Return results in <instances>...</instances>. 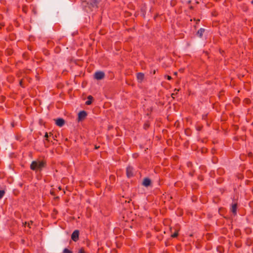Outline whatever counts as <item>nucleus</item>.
<instances>
[{"label": "nucleus", "mask_w": 253, "mask_h": 253, "mask_svg": "<svg viewBox=\"0 0 253 253\" xmlns=\"http://www.w3.org/2000/svg\"><path fill=\"white\" fill-rule=\"evenodd\" d=\"M23 10L24 12H26V10L24 8L23 9Z\"/></svg>", "instance_id": "obj_32"}, {"label": "nucleus", "mask_w": 253, "mask_h": 253, "mask_svg": "<svg viewBox=\"0 0 253 253\" xmlns=\"http://www.w3.org/2000/svg\"><path fill=\"white\" fill-rule=\"evenodd\" d=\"M144 78V74L142 73H138L137 74V79L140 82H141Z\"/></svg>", "instance_id": "obj_10"}, {"label": "nucleus", "mask_w": 253, "mask_h": 253, "mask_svg": "<svg viewBox=\"0 0 253 253\" xmlns=\"http://www.w3.org/2000/svg\"><path fill=\"white\" fill-rule=\"evenodd\" d=\"M78 253H85V251H84V248H81V249L79 250V251H78Z\"/></svg>", "instance_id": "obj_18"}, {"label": "nucleus", "mask_w": 253, "mask_h": 253, "mask_svg": "<svg viewBox=\"0 0 253 253\" xmlns=\"http://www.w3.org/2000/svg\"><path fill=\"white\" fill-rule=\"evenodd\" d=\"M63 253H73V252L67 248H65L63 250Z\"/></svg>", "instance_id": "obj_15"}, {"label": "nucleus", "mask_w": 253, "mask_h": 253, "mask_svg": "<svg viewBox=\"0 0 253 253\" xmlns=\"http://www.w3.org/2000/svg\"><path fill=\"white\" fill-rule=\"evenodd\" d=\"M190 9H193V7L192 6H190Z\"/></svg>", "instance_id": "obj_33"}, {"label": "nucleus", "mask_w": 253, "mask_h": 253, "mask_svg": "<svg viewBox=\"0 0 253 253\" xmlns=\"http://www.w3.org/2000/svg\"><path fill=\"white\" fill-rule=\"evenodd\" d=\"M77 33H73L72 34V36H74L76 35Z\"/></svg>", "instance_id": "obj_29"}, {"label": "nucleus", "mask_w": 253, "mask_h": 253, "mask_svg": "<svg viewBox=\"0 0 253 253\" xmlns=\"http://www.w3.org/2000/svg\"><path fill=\"white\" fill-rule=\"evenodd\" d=\"M126 173L127 177L128 178L131 177L133 176V168L128 166L126 168Z\"/></svg>", "instance_id": "obj_5"}, {"label": "nucleus", "mask_w": 253, "mask_h": 253, "mask_svg": "<svg viewBox=\"0 0 253 253\" xmlns=\"http://www.w3.org/2000/svg\"><path fill=\"white\" fill-rule=\"evenodd\" d=\"M253 243V241L251 238H248L246 239V244L247 246H251L252 245Z\"/></svg>", "instance_id": "obj_12"}, {"label": "nucleus", "mask_w": 253, "mask_h": 253, "mask_svg": "<svg viewBox=\"0 0 253 253\" xmlns=\"http://www.w3.org/2000/svg\"><path fill=\"white\" fill-rule=\"evenodd\" d=\"M46 166V163L45 161H34L30 165V169L33 170L41 171Z\"/></svg>", "instance_id": "obj_2"}, {"label": "nucleus", "mask_w": 253, "mask_h": 253, "mask_svg": "<svg viewBox=\"0 0 253 253\" xmlns=\"http://www.w3.org/2000/svg\"><path fill=\"white\" fill-rule=\"evenodd\" d=\"M251 3L253 4V0L251 1Z\"/></svg>", "instance_id": "obj_35"}, {"label": "nucleus", "mask_w": 253, "mask_h": 253, "mask_svg": "<svg viewBox=\"0 0 253 253\" xmlns=\"http://www.w3.org/2000/svg\"><path fill=\"white\" fill-rule=\"evenodd\" d=\"M19 84L22 87H24L25 86L23 85V80H21L19 82Z\"/></svg>", "instance_id": "obj_21"}, {"label": "nucleus", "mask_w": 253, "mask_h": 253, "mask_svg": "<svg viewBox=\"0 0 253 253\" xmlns=\"http://www.w3.org/2000/svg\"><path fill=\"white\" fill-rule=\"evenodd\" d=\"M44 137L45 138V140L47 141H49V140L48 139V133L47 132H46L45 133V135H44Z\"/></svg>", "instance_id": "obj_20"}, {"label": "nucleus", "mask_w": 253, "mask_h": 253, "mask_svg": "<svg viewBox=\"0 0 253 253\" xmlns=\"http://www.w3.org/2000/svg\"><path fill=\"white\" fill-rule=\"evenodd\" d=\"M197 35L200 38L203 36V33H197Z\"/></svg>", "instance_id": "obj_22"}, {"label": "nucleus", "mask_w": 253, "mask_h": 253, "mask_svg": "<svg viewBox=\"0 0 253 253\" xmlns=\"http://www.w3.org/2000/svg\"><path fill=\"white\" fill-rule=\"evenodd\" d=\"M99 1L97 0H90L89 2L86 0H83L82 2V5L86 11L92 10L94 8L98 7Z\"/></svg>", "instance_id": "obj_1"}, {"label": "nucleus", "mask_w": 253, "mask_h": 253, "mask_svg": "<svg viewBox=\"0 0 253 253\" xmlns=\"http://www.w3.org/2000/svg\"><path fill=\"white\" fill-rule=\"evenodd\" d=\"M205 31V29H203V28H200V29H199L197 32H204Z\"/></svg>", "instance_id": "obj_24"}, {"label": "nucleus", "mask_w": 253, "mask_h": 253, "mask_svg": "<svg viewBox=\"0 0 253 253\" xmlns=\"http://www.w3.org/2000/svg\"><path fill=\"white\" fill-rule=\"evenodd\" d=\"M178 231L176 230L173 234H171V237L172 238H176L178 236Z\"/></svg>", "instance_id": "obj_14"}, {"label": "nucleus", "mask_w": 253, "mask_h": 253, "mask_svg": "<svg viewBox=\"0 0 253 253\" xmlns=\"http://www.w3.org/2000/svg\"><path fill=\"white\" fill-rule=\"evenodd\" d=\"M94 77L98 80H102L105 77V74L103 72L97 71L95 73Z\"/></svg>", "instance_id": "obj_3"}, {"label": "nucleus", "mask_w": 253, "mask_h": 253, "mask_svg": "<svg viewBox=\"0 0 253 253\" xmlns=\"http://www.w3.org/2000/svg\"><path fill=\"white\" fill-rule=\"evenodd\" d=\"M152 184L151 180L148 177H145L142 182V185L145 187H148Z\"/></svg>", "instance_id": "obj_7"}, {"label": "nucleus", "mask_w": 253, "mask_h": 253, "mask_svg": "<svg viewBox=\"0 0 253 253\" xmlns=\"http://www.w3.org/2000/svg\"><path fill=\"white\" fill-rule=\"evenodd\" d=\"M179 89H174V91H175V94H176L177 93L178 91H179Z\"/></svg>", "instance_id": "obj_27"}, {"label": "nucleus", "mask_w": 253, "mask_h": 253, "mask_svg": "<svg viewBox=\"0 0 253 253\" xmlns=\"http://www.w3.org/2000/svg\"><path fill=\"white\" fill-rule=\"evenodd\" d=\"M175 93H172L171 94V97L174 98V96L175 95Z\"/></svg>", "instance_id": "obj_28"}, {"label": "nucleus", "mask_w": 253, "mask_h": 253, "mask_svg": "<svg viewBox=\"0 0 253 253\" xmlns=\"http://www.w3.org/2000/svg\"><path fill=\"white\" fill-rule=\"evenodd\" d=\"M252 125H253V123H252Z\"/></svg>", "instance_id": "obj_36"}, {"label": "nucleus", "mask_w": 253, "mask_h": 253, "mask_svg": "<svg viewBox=\"0 0 253 253\" xmlns=\"http://www.w3.org/2000/svg\"><path fill=\"white\" fill-rule=\"evenodd\" d=\"M150 126L149 122H146L144 125V128L147 129Z\"/></svg>", "instance_id": "obj_17"}, {"label": "nucleus", "mask_w": 253, "mask_h": 253, "mask_svg": "<svg viewBox=\"0 0 253 253\" xmlns=\"http://www.w3.org/2000/svg\"><path fill=\"white\" fill-rule=\"evenodd\" d=\"M87 116V113L85 111H82L78 114V121L84 120Z\"/></svg>", "instance_id": "obj_6"}, {"label": "nucleus", "mask_w": 253, "mask_h": 253, "mask_svg": "<svg viewBox=\"0 0 253 253\" xmlns=\"http://www.w3.org/2000/svg\"><path fill=\"white\" fill-rule=\"evenodd\" d=\"M5 194V191L3 190H0V199H1Z\"/></svg>", "instance_id": "obj_16"}, {"label": "nucleus", "mask_w": 253, "mask_h": 253, "mask_svg": "<svg viewBox=\"0 0 253 253\" xmlns=\"http://www.w3.org/2000/svg\"><path fill=\"white\" fill-rule=\"evenodd\" d=\"M206 116H203V119H205Z\"/></svg>", "instance_id": "obj_31"}, {"label": "nucleus", "mask_w": 253, "mask_h": 253, "mask_svg": "<svg viewBox=\"0 0 253 253\" xmlns=\"http://www.w3.org/2000/svg\"><path fill=\"white\" fill-rule=\"evenodd\" d=\"M93 99V97L91 95L87 96V100L85 102V104L87 105H90L92 103V101Z\"/></svg>", "instance_id": "obj_11"}, {"label": "nucleus", "mask_w": 253, "mask_h": 253, "mask_svg": "<svg viewBox=\"0 0 253 253\" xmlns=\"http://www.w3.org/2000/svg\"><path fill=\"white\" fill-rule=\"evenodd\" d=\"M54 120L55 121L56 125L59 127L63 126L65 123V120L62 118H58Z\"/></svg>", "instance_id": "obj_8"}, {"label": "nucleus", "mask_w": 253, "mask_h": 253, "mask_svg": "<svg viewBox=\"0 0 253 253\" xmlns=\"http://www.w3.org/2000/svg\"><path fill=\"white\" fill-rule=\"evenodd\" d=\"M237 209V204L234 203L232 205L231 211L234 214H236Z\"/></svg>", "instance_id": "obj_9"}, {"label": "nucleus", "mask_w": 253, "mask_h": 253, "mask_svg": "<svg viewBox=\"0 0 253 253\" xmlns=\"http://www.w3.org/2000/svg\"><path fill=\"white\" fill-rule=\"evenodd\" d=\"M71 239L74 242H77L79 239V231L78 230H75L71 235Z\"/></svg>", "instance_id": "obj_4"}, {"label": "nucleus", "mask_w": 253, "mask_h": 253, "mask_svg": "<svg viewBox=\"0 0 253 253\" xmlns=\"http://www.w3.org/2000/svg\"><path fill=\"white\" fill-rule=\"evenodd\" d=\"M33 12H34L35 14H36V11H35V9H33Z\"/></svg>", "instance_id": "obj_30"}, {"label": "nucleus", "mask_w": 253, "mask_h": 253, "mask_svg": "<svg viewBox=\"0 0 253 253\" xmlns=\"http://www.w3.org/2000/svg\"><path fill=\"white\" fill-rule=\"evenodd\" d=\"M174 75H177V72H175V73H174Z\"/></svg>", "instance_id": "obj_34"}, {"label": "nucleus", "mask_w": 253, "mask_h": 253, "mask_svg": "<svg viewBox=\"0 0 253 253\" xmlns=\"http://www.w3.org/2000/svg\"><path fill=\"white\" fill-rule=\"evenodd\" d=\"M5 52L8 55H11L13 53V50L11 49H7Z\"/></svg>", "instance_id": "obj_13"}, {"label": "nucleus", "mask_w": 253, "mask_h": 253, "mask_svg": "<svg viewBox=\"0 0 253 253\" xmlns=\"http://www.w3.org/2000/svg\"><path fill=\"white\" fill-rule=\"evenodd\" d=\"M165 78H167L168 80H171L172 79L171 77L169 75H165Z\"/></svg>", "instance_id": "obj_19"}, {"label": "nucleus", "mask_w": 253, "mask_h": 253, "mask_svg": "<svg viewBox=\"0 0 253 253\" xmlns=\"http://www.w3.org/2000/svg\"><path fill=\"white\" fill-rule=\"evenodd\" d=\"M245 101H246V103H250V102H251V100H250L249 99H248V98H246V99H245Z\"/></svg>", "instance_id": "obj_23"}, {"label": "nucleus", "mask_w": 253, "mask_h": 253, "mask_svg": "<svg viewBox=\"0 0 253 253\" xmlns=\"http://www.w3.org/2000/svg\"><path fill=\"white\" fill-rule=\"evenodd\" d=\"M32 223H33V221H31L30 222H28V226L30 228H31L30 225L32 224Z\"/></svg>", "instance_id": "obj_25"}, {"label": "nucleus", "mask_w": 253, "mask_h": 253, "mask_svg": "<svg viewBox=\"0 0 253 253\" xmlns=\"http://www.w3.org/2000/svg\"><path fill=\"white\" fill-rule=\"evenodd\" d=\"M201 129H202V127H200V126H198V127H197V129L198 130H199V131L201 130Z\"/></svg>", "instance_id": "obj_26"}]
</instances>
